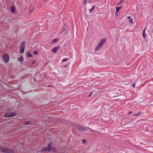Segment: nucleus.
Masks as SVG:
<instances>
[{
  "instance_id": "obj_18",
  "label": "nucleus",
  "mask_w": 153,
  "mask_h": 153,
  "mask_svg": "<svg viewBox=\"0 0 153 153\" xmlns=\"http://www.w3.org/2000/svg\"><path fill=\"white\" fill-rule=\"evenodd\" d=\"M30 122L29 121H27L26 122H25L24 123V124L25 125H27L29 124H30Z\"/></svg>"
},
{
  "instance_id": "obj_29",
  "label": "nucleus",
  "mask_w": 153,
  "mask_h": 153,
  "mask_svg": "<svg viewBox=\"0 0 153 153\" xmlns=\"http://www.w3.org/2000/svg\"><path fill=\"white\" fill-rule=\"evenodd\" d=\"M35 62V61H33L32 63L33 64V63H34Z\"/></svg>"
},
{
  "instance_id": "obj_21",
  "label": "nucleus",
  "mask_w": 153,
  "mask_h": 153,
  "mask_svg": "<svg viewBox=\"0 0 153 153\" xmlns=\"http://www.w3.org/2000/svg\"><path fill=\"white\" fill-rule=\"evenodd\" d=\"M140 113V112H139L137 114L134 115V116H138L139 115Z\"/></svg>"
},
{
  "instance_id": "obj_5",
  "label": "nucleus",
  "mask_w": 153,
  "mask_h": 153,
  "mask_svg": "<svg viewBox=\"0 0 153 153\" xmlns=\"http://www.w3.org/2000/svg\"><path fill=\"white\" fill-rule=\"evenodd\" d=\"M76 128L78 129L79 130L82 131H84L86 130V129L84 128L83 127L79 126H76Z\"/></svg>"
},
{
  "instance_id": "obj_25",
  "label": "nucleus",
  "mask_w": 153,
  "mask_h": 153,
  "mask_svg": "<svg viewBox=\"0 0 153 153\" xmlns=\"http://www.w3.org/2000/svg\"><path fill=\"white\" fill-rule=\"evenodd\" d=\"M82 141L84 143H85L86 142V140H83Z\"/></svg>"
},
{
  "instance_id": "obj_3",
  "label": "nucleus",
  "mask_w": 153,
  "mask_h": 153,
  "mask_svg": "<svg viewBox=\"0 0 153 153\" xmlns=\"http://www.w3.org/2000/svg\"><path fill=\"white\" fill-rule=\"evenodd\" d=\"M2 58L5 62H7L9 60V56L7 54H5L3 55Z\"/></svg>"
},
{
  "instance_id": "obj_15",
  "label": "nucleus",
  "mask_w": 153,
  "mask_h": 153,
  "mask_svg": "<svg viewBox=\"0 0 153 153\" xmlns=\"http://www.w3.org/2000/svg\"><path fill=\"white\" fill-rule=\"evenodd\" d=\"M58 40V39H57V38H56V39H53L52 41L51 42V43H54V42H56Z\"/></svg>"
},
{
  "instance_id": "obj_28",
  "label": "nucleus",
  "mask_w": 153,
  "mask_h": 153,
  "mask_svg": "<svg viewBox=\"0 0 153 153\" xmlns=\"http://www.w3.org/2000/svg\"><path fill=\"white\" fill-rule=\"evenodd\" d=\"M93 94V92H91V93L89 95L88 97L90 96L91 95H92V94Z\"/></svg>"
},
{
  "instance_id": "obj_10",
  "label": "nucleus",
  "mask_w": 153,
  "mask_h": 153,
  "mask_svg": "<svg viewBox=\"0 0 153 153\" xmlns=\"http://www.w3.org/2000/svg\"><path fill=\"white\" fill-rule=\"evenodd\" d=\"M34 10V8H33V7L30 8L29 10V13H32L33 12V10Z\"/></svg>"
},
{
  "instance_id": "obj_20",
  "label": "nucleus",
  "mask_w": 153,
  "mask_h": 153,
  "mask_svg": "<svg viewBox=\"0 0 153 153\" xmlns=\"http://www.w3.org/2000/svg\"><path fill=\"white\" fill-rule=\"evenodd\" d=\"M27 56L28 57H30V56H32V55L30 53H27Z\"/></svg>"
},
{
  "instance_id": "obj_14",
  "label": "nucleus",
  "mask_w": 153,
  "mask_h": 153,
  "mask_svg": "<svg viewBox=\"0 0 153 153\" xmlns=\"http://www.w3.org/2000/svg\"><path fill=\"white\" fill-rule=\"evenodd\" d=\"M21 49L20 50V52L21 53H22L24 52V50L25 49V48H20Z\"/></svg>"
},
{
  "instance_id": "obj_4",
  "label": "nucleus",
  "mask_w": 153,
  "mask_h": 153,
  "mask_svg": "<svg viewBox=\"0 0 153 153\" xmlns=\"http://www.w3.org/2000/svg\"><path fill=\"white\" fill-rule=\"evenodd\" d=\"M51 142H50V144L48 145V147L47 148H46V149H44V148H43V149L42 150V152H44V151H48V152H50L51 150V149H52V148L51 147Z\"/></svg>"
},
{
  "instance_id": "obj_12",
  "label": "nucleus",
  "mask_w": 153,
  "mask_h": 153,
  "mask_svg": "<svg viewBox=\"0 0 153 153\" xmlns=\"http://www.w3.org/2000/svg\"><path fill=\"white\" fill-rule=\"evenodd\" d=\"M95 6H93L92 7V8L91 9H90V10H89V12L90 13H91L92 11H93L94 10V9L95 8Z\"/></svg>"
},
{
  "instance_id": "obj_13",
  "label": "nucleus",
  "mask_w": 153,
  "mask_h": 153,
  "mask_svg": "<svg viewBox=\"0 0 153 153\" xmlns=\"http://www.w3.org/2000/svg\"><path fill=\"white\" fill-rule=\"evenodd\" d=\"M10 8L11 11L12 12L14 13L15 12V8L13 6H12Z\"/></svg>"
},
{
  "instance_id": "obj_27",
  "label": "nucleus",
  "mask_w": 153,
  "mask_h": 153,
  "mask_svg": "<svg viewBox=\"0 0 153 153\" xmlns=\"http://www.w3.org/2000/svg\"><path fill=\"white\" fill-rule=\"evenodd\" d=\"M132 113V112L131 111H130L128 113V115H129L130 114H131V113Z\"/></svg>"
},
{
  "instance_id": "obj_7",
  "label": "nucleus",
  "mask_w": 153,
  "mask_h": 153,
  "mask_svg": "<svg viewBox=\"0 0 153 153\" xmlns=\"http://www.w3.org/2000/svg\"><path fill=\"white\" fill-rule=\"evenodd\" d=\"M59 49V46H57L53 48L52 50V51L54 53H57L58 50Z\"/></svg>"
},
{
  "instance_id": "obj_23",
  "label": "nucleus",
  "mask_w": 153,
  "mask_h": 153,
  "mask_svg": "<svg viewBox=\"0 0 153 153\" xmlns=\"http://www.w3.org/2000/svg\"><path fill=\"white\" fill-rule=\"evenodd\" d=\"M65 30H66V28H64L63 29V30H62V32H65Z\"/></svg>"
},
{
  "instance_id": "obj_9",
  "label": "nucleus",
  "mask_w": 153,
  "mask_h": 153,
  "mask_svg": "<svg viewBox=\"0 0 153 153\" xmlns=\"http://www.w3.org/2000/svg\"><path fill=\"white\" fill-rule=\"evenodd\" d=\"M145 28L143 32V37L145 39L146 34H145Z\"/></svg>"
},
{
  "instance_id": "obj_8",
  "label": "nucleus",
  "mask_w": 153,
  "mask_h": 153,
  "mask_svg": "<svg viewBox=\"0 0 153 153\" xmlns=\"http://www.w3.org/2000/svg\"><path fill=\"white\" fill-rule=\"evenodd\" d=\"M25 41H23L22 42L21 44L20 48H25Z\"/></svg>"
},
{
  "instance_id": "obj_31",
  "label": "nucleus",
  "mask_w": 153,
  "mask_h": 153,
  "mask_svg": "<svg viewBox=\"0 0 153 153\" xmlns=\"http://www.w3.org/2000/svg\"><path fill=\"white\" fill-rule=\"evenodd\" d=\"M66 66H67V65H64V67H66Z\"/></svg>"
},
{
  "instance_id": "obj_6",
  "label": "nucleus",
  "mask_w": 153,
  "mask_h": 153,
  "mask_svg": "<svg viewBox=\"0 0 153 153\" xmlns=\"http://www.w3.org/2000/svg\"><path fill=\"white\" fill-rule=\"evenodd\" d=\"M14 116V114L13 113L11 114L6 113L4 115V117L8 118Z\"/></svg>"
},
{
  "instance_id": "obj_24",
  "label": "nucleus",
  "mask_w": 153,
  "mask_h": 153,
  "mask_svg": "<svg viewBox=\"0 0 153 153\" xmlns=\"http://www.w3.org/2000/svg\"><path fill=\"white\" fill-rule=\"evenodd\" d=\"M68 59H64V60H62V61L63 62H64L67 60Z\"/></svg>"
},
{
  "instance_id": "obj_19",
  "label": "nucleus",
  "mask_w": 153,
  "mask_h": 153,
  "mask_svg": "<svg viewBox=\"0 0 153 153\" xmlns=\"http://www.w3.org/2000/svg\"><path fill=\"white\" fill-rule=\"evenodd\" d=\"M38 53V52L37 51H33V53L34 54H36Z\"/></svg>"
},
{
  "instance_id": "obj_17",
  "label": "nucleus",
  "mask_w": 153,
  "mask_h": 153,
  "mask_svg": "<svg viewBox=\"0 0 153 153\" xmlns=\"http://www.w3.org/2000/svg\"><path fill=\"white\" fill-rule=\"evenodd\" d=\"M121 7H116V12H118L119 10L120 9V8H121Z\"/></svg>"
},
{
  "instance_id": "obj_30",
  "label": "nucleus",
  "mask_w": 153,
  "mask_h": 153,
  "mask_svg": "<svg viewBox=\"0 0 153 153\" xmlns=\"http://www.w3.org/2000/svg\"><path fill=\"white\" fill-rule=\"evenodd\" d=\"M86 1V0L84 2V4L85 3V2L86 1Z\"/></svg>"
},
{
  "instance_id": "obj_2",
  "label": "nucleus",
  "mask_w": 153,
  "mask_h": 153,
  "mask_svg": "<svg viewBox=\"0 0 153 153\" xmlns=\"http://www.w3.org/2000/svg\"><path fill=\"white\" fill-rule=\"evenodd\" d=\"M0 150L2 152L4 153H13L14 152L12 149L4 148L2 147H0Z\"/></svg>"
},
{
  "instance_id": "obj_16",
  "label": "nucleus",
  "mask_w": 153,
  "mask_h": 153,
  "mask_svg": "<svg viewBox=\"0 0 153 153\" xmlns=\"http://www.w3.org/2000/svg\"><path fill=\"white\" fill-rule=\"evenodd\" d=\"M18 59L21 62H23V56H22L21 57L18 58Z\"/></svg>"
},
{
  "instance_id": "obj_1",
  "label": "nucleus",
  "mask_w": 153,
  "mask_h": 153,
  "mask_svg": "<svg viewBox=\"0 0 153 153\" xmlns=\"http://www.w3.org/2000/svg\"><path fill=\"white\" fill-rule=\"evenodd\" d=\"M106 42V40L103 39H102L99 42V44L95 48V51H99L102 46V45H104Z\"/></svg>"
},
{
  "instance_id": "obj_11",
  "label": "nucleus",
  "mask_w": 153,
  "mask_h": 153,
  "mask_svg": "<svg viewBox=\"0 0 153 153\" xmlns=\"http://www.w3.org/2000/svg\"><path fill=\"white\" fill-rule=\"evenodd\" d=\"M128 18L129 22L130 23L132 22L133 19L130 16H128Z\"/></svg>"
},
{
  "instance_id": "obj_26",
  "label": "nucleus",
  "mask_w": 153,
  "mask_h": 153,
  "mask_svg": "<svg viewBox=\"0 0 153 153\" xmlns=\"http://www.w3.org/2000/svg\"><path fill=\"white\" fill-rule=\"evenodd\" d=\"M132 85L134 87H135V84H134V83H133L132 84Z\"/></svg>"
},
{
  "instance_id": "obj_22",
  "label": "nucleus",
  "mask_w": 153,
  "mask_h": 153,
  "mask_svg": "<svg viewBox=\"0 0 153 153\" xmlns=\"http://www.w3.org/2000/svg\"><path fill=\"white\" fill-rule=\"evenodd\" d=\"M124 2V1H122V0H121L120 1V3L118 4V5H120V4H121L122 3V2Z\"/></svg>"
}]
</instances>
